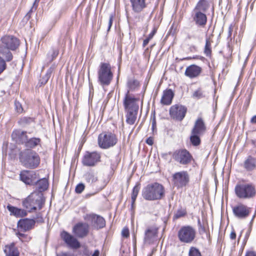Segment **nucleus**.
Masks as SVG:
<instances>
[{
	"label": "nucleus",
	"mask_w": 256,
	"mask_h": 256,
	"mask_svg": "<svg viewBox=\"0 0 256 256\" xmlns=\"http://www.w3.org/2000/svg\"><path fill=\"white\" fill-rule=\"evenodd\" d=\"M194 32L195 30H192L190 33H188L186 38L189 40L192 38H196V36Z\"/></svg>",
	"instance_id": "51"
},
{
	"label": "nucleus",
	"mask_w": 256,
	"mask_h": 256,
	"mask_svg": "<svg viewBox=\"0 0 256 256\" xmlns=\"http://www.w3.org/2000/svg\"><path fill=\"white\" fill-rule=\"evenodd\" d=\"M174 96V93L171 89L164 91L160 102L164 105H170Z\"/></svg>",
	"instance_id": "26"
},
{
	"label": "nucleus",
	"mask_w": 256,
	"mask_h": 256,
	"mask_svg": "<svg viewBox=\"0 0 256 256\" xmlns=\"http://www.w3.org/2000/svg\"><path fill=\"white\" fill-rule=\"evenodd\" d=\"M10 50L4 48L0 44V54H2L5 58L6 62H10L13 58V56L10 51Z\"/></svg>",
	"instance_id": "34"
},
{
	"label": "nucleus",
	"mask_w": 256,
	"mask_h": 256,
	"mask_svg": "<svg viewBox=\"0 0 256 256\" xmlns=\"http://www.w3.org/2000/svg\"><path fill=\"white\" fill-rule=\"evenodd\" d=\"M100 154L96 152H86L84 154L82 162L83 166H94L100 161Z\"/></svg>",
	"instance_id": "13"
},
{
	"label": "nucleus",
	"mask_w": 256,
	"mask_h": 256,
	"mask_svg": "<svg viewBox=\"0 0 256 256\" xmlns=\"http://www.w3.org/2000/svg\"><path fill=\"white\" fill-rule=\"evenodd\" d=\"M250 122L253 124H256V115L252 118Z\"/></svg>",
	"instance_id": "64"
},
{
	"label": "nucleus",
	"mask_w": 256,
	"mask_h": 256,
	"mask_svg": "<svg viewBox=\"0 0 256 256\" xmlns=\"http://www.w3.org/2000/svg\"><path fill=\"white\" fill-rule=\"evenodd\" d=\"M172 157L176 162L183 166L190 164L194 160L192 154L185 148L175 150L172 154Z\"/></svg>",
	"instance_id": "9"
},
{
	"label": "nucleus",
	"mask_w": 256,
	"mask_h": 256,
	"mask_svg": "<svg viewBox=\"0 0 256 256\" xmlns=\"http://www.w3.org/2000/svg\"><path fill=\"white\" fill-rule=\"evenodd\" d=\"M158 30V27L154 26L151 32L148 35V38L150 40H152L154 34H156Z\"/></svg>",
	"instance_id": "52"
},
{
	"label": "nucleus",
	"mask_w": 256,
	"mask_h": 256,
	"mask_svg": "<svg viewBox=\"0 0 256 256\" xmlns=\"http://www.w3.org/2000/svg\"><path fill=\"white\" fill-rule=\"evenodd\" d=\"M126 86L128 90L130 93V92L134 91L137 88L140 86L139 82L134 78H128L126 82Z\"/></svg>",
	"instance_id": "31"
},
{
	"label": "nucleus",
	"mask_w": 256,
	"mask_h": 256,
	"mask_svg": "<svg viewBox=\"0 0 256 256\" xmlns=\"http://www.w3.org/2000/svg\"><path fill=\"white\" fill-rule=\"evenodd\" d=\"M158 228L154 226L148 227L145 231L144 240L145 242L152 243L157 236Z\"/></svg>",
	"instance_id": "23"
},
{
	"label": "nucleus",
	"mask_w": 256,
	"mask_h": 256,
	"mask_svg": "<svg viewBox=\"0 0 256 256\" xmlns=\"http://www.w3.org/2000/svg\"><path fill=\"white\" fill-rule=\"evenodd\" d=\"M210 7V4L208 0H199L193 10L206 13Z\"/></svg>",
	"instance_id": "28"
},
{
	"label": "nucleus",
	"mask_w": 256,
	"mask_h": 256,
	"mask_svg": "<svg viewBox=\"0 0 256 256\" xmlns=\"http://www.w3.org/2000/svg\"><path fill=\"white\" fill-rule=\"evenodd\" d=\"M19 158L23 166L28 168H36L40 163V158L38 154L30 149L22 151L19 154Z\"/></svg>",
	"instance_id": "3"
},
{
	"label": "nucleus",
	"mask_w": 256,
	"mask_h": 256,
	"mask_svg": "<svg viewBox=\"0 0 256 256\" xmlns=\"http://www.w3.org/2000/svg\"><path fill=\"white\" fill-rule=\"evenodd\" d=\"M234 216L240 220L247 219L252 211V208L244 204H238L232 208Z\"/></svg>",
	"instance_id": "10"
},
{
	"label": "nucleus",
	"mask_w": 256,
	"mask_h": 256,
	"mask_svg": "<svg viewBox=\"0 0 256 256\" xmlns=\"http://www.w3.org/2000/svg\"><path fill=\"white\" fill-rule=\"evenodd\" d=\"M98 141L100 148L108 149L116 144L118 138L116 134L111 132H103L98 135Z\"/></svg>",
	"instance_id": "7"
},
{
	"label": "nucleus",
	"mask_w": 256,
	"mask_h": 256,
	"mask_svg": "<svg viewBox=\"0 0 256 256\" xmlns=\"http://www.w3.org/2000/svg\"><path fill=\"white\" fill-rule=\"evenodd\" d=\"M113 18H114V16L112 14H111L110 16V18H109V20H108V31H110L111 27H112V22H113Z\"/></svg>",
	"instance_id": "55"
},
{
	"label": "nucleus",
	"mask_w": 256,
	"mask_h": 256,
	"mask_svg": "<svg viewBox=\"0 0 256 256\" xmlns=\"http://www.w3.org/2000/svg\"><path fill=\"white\" fill-rule=\"evenodd\" d=\"M140 98L134 94L126 92L122 99V106L125 112L126 122L129 125L135 124L139 110Z\"/></svg>",
	"instance_id": "1"
},
{
	"label": "nucleus",
	"mask_w": 256,
	"mask_h": 256,
	"mask_svg": "<svg viewBox=\"0 0 256 256\" xmlns=\"http://www.w3.org/2000/svg\"><path fill=\"white\" fill-rule=\"evenodd\" d=\"M2 44L4 48L10 50H16L20 44L19 40L15 36H5L1 38Z\"/></svg>",
	"instance_id": "16"
},
{
	"label": "nucleus",
	"mask_w": 256,
	"mask_h": 256,
	"mask_svg": "<svg viewBox=\"0 0 256 256\" xmlns=\"http://www.w3.org/2000/svg\"><path fill=\"white\" fill-rule=\"evenodd\" d=\"M86 180L90 184H92L98 180V178L93 172H88L84 174Z\"/></svg>",
	"instance_id": "41"
},
{
	"label": "nucleus",
	"mask_w": 256,
	"mask_h": 256,
	"mask_svg": "<svg viewBox=\"0 0 256 256\" xmlns=\"http://www.w3.org/2000/svg\"><path fill=\"white\" fill-rule=\"evenodd\" d=\"M152 130L154 131V129L156 128V120L154 117L152 120Z\"/></svg>",
	"instance_id": "62"
},
{
	"label": "nucleus",
	"mask_w": 256,
	"mask_h": 256,
	"mask_svg": "<svg viewBox=\"0 0 256 256\" xmlns=\"http://www.w3.org/2000/svg\"><path fill=\"white\" fill-rule=\"evenodd\" d=\"M206 131V126L202 118H198L195 122L191 132L202 135Z\"/></svg>",
	"instance_id": "25"
},
{
	"label": "nucleus",
	"mask_w": 256,
	"mask_h": 256,
	"mask_svg": "<svg viewBox=\"0 0 256 256\" xmlns=\"http://www.w3.org/2000/svg\"><path fill=\"white\" fill-rule=\"evenodd\" d=\"M245 256H256V252L254 250H248L246 252Z\"/></svg>",
	"instance_id": "56"
},
{
	"label": "nucleus",
	"mask_w": 256,
	"mask_h": 256,
	"mask_svg": "<svg viewBox=\"0 0 256 256\" xmlns=\"http://www.w3.org/2000/svg\"><path fill=\"white\" fill-rule=\"evenodd\" d=\"M212 41L210 38H206L204 48V53L206 56L210 58L212 56V50L211 48Z\"/></svg>",
	"instance_id": "36"
},
{
	"label": "nucleus",
	"mask_w": 256,
	"mask_h": 256,
	"mask_svg": "<svg viewBox=\"0 0 256 256\" xmlns=\"http://www.w3.org/2000/svg\"><path fill=\"white\" fill-rule=\"evenodd\" d=\"M172 180L176 187L181 188L188 185L190 176L187 171L176 172L172 176Z\"/></svg>",
	"instance_id": "11"
},
{
	"label": "nucleus",
	"mask_w": 256,
	"mask_h": 256,
	"mask_svg": "<svg viewBox=\"0 0 256 256\" xmlns=\"http://www.w3.org/2000/svg\"><path fill=\"white\" fill-rule=\"evenodd\" d=\"M56 66L55 64H52L48 70L46 74H48V76L50 77L51 74L54 71V69L56 68Z\"/></svg>",
	"instance_id": "53"
},
{
	"label": "nucleus",
	"mask_w": 256,
	"mask_h": 256,
	"mask_svg": "<svg viewBox=\"0 0 256 256\" xmlns=\"http://www.w3.org/2000/svg\"><path fill=\"white\" fill-rule=\"evenodd\" d=\"M196 232L194 228L190 226H182L178 232V237L181 242L190 244L194 240Z\"/></svg>",
	"instance_id": "8"
},
{
	"label": "nucleus",
	"mask_w": 256,
	"mask_h": 256,
	"mask_svg": "<svg viewBox=\"0 0 256 256\" xmlns=\"http://www.w3.org/2000/svg\"><path fill=\"white\" fill-rule=\"evenodd\" d=\"M84 219L86 220L90 221L92 226L97 230L104 228L106 226V220L104 218L96 214H86Z\"/></svg>",
	"instance_id": "15"
},
{
	"label": "nucleus",
	"mask_w": 256,
	"mask_h": 256,
	"mask_svg": "<svg viewBox=\"0 0 256 256\" xmlns=\"http://www.w3.org/2000/svg\"><path fill=\"white\" fill-rule=\"evenodd\" d=\"M140 189V184H137L133 188L132 193V208L134 206V204Z\"/></svg>",
	"instance_id": "38"
},
{
	"label": "nucleus",
	"mask_w": 256,
	"mask_h": 256,
	"mask_svg": "<svg viewBox=\"0 0 256 256\" xmlns=\"http://www.w3.org/2000/svg\"><path fill=\"white\" fill-rule=\"evenodd\" d=\"M187 108L182 105L176 104L170 108V115L171 118L178 121L183 120L186 116Z\"/></svg>",
	"instance_id": "12"
},
{
	"label": "nucleus",
	"mask_w": 256,
	"mask_h": 256,
	"mask_svg": "<svg viewBox=\"0 0 256 256\" xmlns=\"http://www.w3.org/2000/svg\"><path fill=\"white\" fill-rule=\"evenodd\" d=\"M60 236L65 243L71 248L77 249L80 247V242L76 238L71 235L68 232L63 231L61 233Z\"/></svg>",
	"instance_id": "19"
},
{
	"label": "nucleus",
	"mask_w": 256,
	"mask_h": 256,
	"mask_svg": "<svg viewBox=\"0 0 256 256\" xmlns=\"http://www.w3.org/2000/svg\"><path fill=\"white\" fill-rule=\"evenodd\" d=\"M244 166L248 171L252 170L256 166V160L252 156H248L244 162Z\"/></svg>",
	"instance_id": "30"
},
{
	"label": "nucleus",
	"mask_w": 256,
	"mask_h": 256,
	"mask_svg": "<svg viewBox=\"0 0 256 256\" xmlns=\"http://www.w3.org/2000/svg\"><path fill=\"white\" fill-rule=\"evenodd\" d=\"M192 96L197 100L202 98L206 97V92L202 88H198L194 92Z\"/></svg>",
	"instance_id": "39"
},
{
	"label": "nucleus",
	"mask_w": 256,
	"mask_h": 256,
	"mask_svg": "<svg viewBox=\"0 0 256 256\" xmlns=\"http://www.w3.org/2000/svg\"><path fill=\"white\" fill-rule=\"evenodd\" d=\"M150 40L148 38V37L145 40H144L142 44L143 48H144L148 44Z\"/></svg>",
	"instance_id": "63"
},
{
	"label": "nucleus",
	"mask_w": 256,
	"mask_h": 256,
	"mask_svg": "<svg viewBox=\"0 0 256 256\" xmlns=\"http://www.w3.org/2000/svg\"><path fill=\"white\" fill-rule=\"evenodd\" d=\"M188 50L192 52H196L198 51V48L194 45H191L189 47Z\"/></svg>",
	"instance_id": "58"
},
{
	"label": "nucleus",
	"mask_w": 256,
	"mask_h": 256,
	"mask_svg": "<svg viewBox=\"0 0 256 256\" xmlns=\"http://www.w3.org/2000/svg\"><path fill=\"white\" fill-rule=\"evenodd\" d=\"M188 256H202L199 250L194 246L190 248L188 252Z\"/></svg>",
	"instance_id": "43"
},
{
	"label": "nucleus",
	"mask_w": 256,
	"mask_h": 256,
	"mask_svg": "<svg viewBox=\"0 0 256 256\" xmlns=\"http://www.w3.org/2000/svg\"><path fill=\"white\" fill-rule=\"evenodd\" d=\"M130 6L133 12L140 14L148 6L146 0H130Z\"/></svg>",
	"instance_id": "21"
},
{
	"label": "nucleus",
	"mask_w": 256,
	"mask_h": 256,
	"mask_svg": "<svg viewBox=\"0 0 256 256\" xmlns=\"http://www.w3.org/2000/svg\"><path fill=\"white\" fill-rule=\"evenodd\" d=\"M34 122V118L31 117L24 116L18 120V124L22 126H26L30 125Z\"/></svg>",
	"instance_id": "40"
},
{
	"label": "nucleus",
	"mask_w": 256,
	"mask_h": 256,
	"mask_svg": "<svg viewBox=\"0 0 256 256\" xmlns=\"http://www.w3.org/2000/svg\"><path fill=\"white\" fill-rule=\"evenodd\" d=\"M7 209L10 212V215H13L16 218L24 217L27 215L26 210L12 206L10 204L7 206Z\"/></svg>",
	"instance_id": "29"
},
{
	"label": "nucleus",
	"mask_w": 256,
	"mask_h": 256,
	"mask_svg": "<svg viewBox=\"0 0 256 256\" xmlns=\"http://www.w3.org/2000/svg\"><path fill=\"white\" fill-rule=\"evenodd\" d=\"M82 254L84 256H90L92 254V252L86 246H82Z\"/></svg>",
	"instance_id": "49"
},
{
	"label": "nucleus",
	"mask_w": 256,
	"mask_h": 256,
	"mask_svg": "<svg viewBox=\"0 0 256 256\" xmlns=\"http://www.w3.org/2000/svg\"><path fill=\"white\" fill-rule=\"evenodd\" d=\"M122 236L124 238H127L130 236L129 230L128 228H124L122 232Z\"/></svg>",
	"instance_id": "50"
},
{
	"label": "nucleus",
	"mask_w": 256,
	"mask_h": 256,
	"mask_svg": "<svg viewBox=\"0 0 256 256\" xmlns=\"http://www.w3.org/2000/svg\"><path fill=\"white\" fill-rule=\"evenodd\" d=\"M38 174L34 171L22 170L20 174V180L26 184L32 185L36 183Z\"/></svg>",
	"instance_id": "17"
},
{
	"label": "nucleus",
	"mask_w": 256,
	"mask_h": 256,
	"mask_svg": "<svg viewBox=\"0 0 256 256\" xmlns=\"http://www.w3.org/2000/svg\"><path fill=\"white\" fill-rule=\"evenodd\" d=\"M44 201L42 198V194L38 192H32L22 202V206L28 212H32L36 210H40Z\"/></svg>",
	"instance_id": "4"
},
{
	"label": "nucleus",
	"mask_w": 256,
	"mask_h": 256,
	"mask_svg": "<svg viewBox=\"0 0 256 256\" xmlns=\"http://www.w3.org/2000/svg\"><path fill=\"white\" fill-rule=\"evenodd\" d=\"M4 252L6 256H19L20 252L15 244L12 242L5 246Z\"/></svg>",
	"instance_id": "27"
},
{
	"label": "nucleus",
	"mask_w": 256,
	"mask_h": 256,
	"mask_svg": "<svg viewBox=\"0 0 256 256\" xmlns=\"http://www.w3.org/2000/svg\"><path fill=\"white\" fill-rule=\"evenodd\" d=\"M6 68V61L0 56V74H1Z\"/></svg>",
	"instance_id": "45"
},
{
	"label": "nucleus",
	"mask_w": 256,
	"mask_h": 256,
	"mask_svg": "<svg viewBox=\"0 0 256 256\" xmlns=\"http://www.w3.org/2000/svg\"><path fill=\"white\" fill-rule=\"evenodd\" d=\"M146 143L150 145V146H152L154 144V140H153V138L152 137H149L146 140Z\"/></svg>",
	"instance_id": "59"
},
{
	"label": "nucleus",
	"mask_w": 256,
	"mask_h": 256,
	"mask_svg": "<svg viewBox=\"0 0 256 256\" xmlns=\"http://www.w3.org/2000/svg\"><path fill=\"white\" fill-rule=\"evenodd\" d=\"M236 194L240 199L248 200L256 196V186L252 182L238 184L234 188Z\"/></svg>",
	"instance_id": "5"
},
{
	"label": "nucleus",
	"mask_w": 256,
	"mask_h": 256,
	"mask_svg": "<svg viewBox=\"0 0 256 256\" xmlns=\"http://www.w3.org/2000/svg\"><path fill=\"white\" fill-rule=\"evenodd\" d=\"M16 236L22 242H28L32 239V238L28 235L22 233L20 232H16Z\"/></svg>",
	"instance_id": "42"
},
{
	"label": "nucleus",
	"mask_w": 256,
	"mask_h": 256,
	"mask_svg": "<svg viewBox=\"0 0 256 256\" xmlns=\"http://www.w3.org/2000/svg\"><path fill=\"white\" fill-rule=\"evenodd\" d=\"M35 184H36L37 188L38 190V192L40 194H42V192L46 190L48 186V180L46 178H41L39 180H36Z\"/></svg>",
	"instance_id": "32"
},
{
	"label": "nucleus",
	"mask_w": 256,
	"mask_h": 256,
	"mask_svg": "<svg viewBox=\"0 0 256 256\" xmlns=\"http://www.w3.org/2000/svg\"><path fill=\"white\" fill-rule=\"evenodd\" d=\"M201 135L197 134H194L191 132L190 138V142L194 146H198L201 144L200 136Z\"/></svg>",
	"instance_id": "35"
},
{
	"label": "nucleus",
	"mask_w": 256,
	"mask_h": 256,
	"mask_svg": "<svg viewBox=\"0 0 256 256\" xmlns=\"http://www.w3.org/2000/svg\"><path fill=\"white\" fill-rule=\"evenodd\" d=\"M34 220L36 222L43 223L44 220L42 218V214L40 212L37 213L36 215Z\"/></svg>",
	"instance_id": "48"
},
{
	"label": "nucleus",
	"mask_w": 256,
	"mask_h": 256,
	"mask_svg": "<svg viewBox=\"0 0 256 256\" xmlns=\"http://www.w3.org/2000/svg\"><path fill=\"white\" fill-rule=\"evenodd\" d=\"M50 78V76L48 74H46V75L42 78L41 80V84H45Z\"/></svg>",
	"instance_id": "54"
},
{
	"label": "nucleus",
	"mask_w": 256,
	"mask_h": 256,
	"mask_svg": "<svg viewBox=\"0 0 256 256\" xmlns=\"http://www.w3.org/2000/svg\"><path fill=\"white\" fill-rule=\"evenodd\" d=\"M202 72L201 67L192 64L186 68L184 74L190 78H193L198 76Z\"/></svg>",
	"instance_id": "24"
},
{
	"label": "nucleus",
	"mask_w": 256,
	"mask_h": 256,
	"mask_svg": "<svg viewBox=\"0 0 256 256\" xmlns=\"http://www.w3.org/2000/svg\"><path fill=\"white\" fill-rule=\"evenodd\" d=\"M113 78V73L109 63L101 62L98 71V80L102 86L110 84Z\"/></svg>",
	"instance_id": "6"
},
{
	"label": "nucleus",
	"mask_w": 256,
	"mask_h": 256,
	"mask_svg": "<svg viewBox=\"0 0 256 256\" xmlns=\"http://www.w3.org/2000/svg\"><path fill=\"white\" fill-rule=\"evenodd\" d=\"M15 110L18 113H22L23 112V108L22 104L18 101L14 102Z\"/></svg>",
	"instance_id": "47"
},
{
	"label": "nucleus",
	"mask_w": 256,
	"mask_h": 256,
	"mask_svg": "<svg viewBox=\"0 0 256 256\" xmlns=\"http://www.w3.org/2000/svg\"><path fill=\"white\" fill-rule=\"evenodd\" d=\"M85 186L82 183L78 184L76 187L75 192L77 194H81L84 190Z\"/></svg>",
	"instance_id": "46"
},
{
	"label": "nucleus",
	"mask_w": 256,
	"mask_h": 256,
	"mask_svg": "<svg viewBox=\"0 0 256 256\" xmlns=\"http://www.w3.org/2000/svg\"><path fill=\"white\" fill-rule=\"evenodd\" d=\"M191 16L196 25L200 28L205 27L208 21L206 13L192 10Z\"/></svg>",
	"instance_id": "18"
},
{
	"label": "nucleus",
	"mask_w": 256,
	"mask_h": 256,
	"mask_svg": "<svg viewBox=\"0 0 256 256\" xmlns=\"http://www.w3.org/2000/svg\"><path fill=\"white\" fill-rule=\"evenodd\" d=\"M142 196L148 200H161L164 196V188L158 182L148 184L143 188Z\"/></svg>",
	"instance_id": "2"
},
{
	"label": "nucleus",
	"mask_w": 256,
	"mask_h": 256,
	"mask_svg": "<svg viewBox=\"0 0 256 256\" xmlns=\"http://www.w3.org/2000/svg\"><path fill=\"white\" fill-rule=\"evenodd\" d=\"M56 256H76L74 254H70L66 252H62L56 254Z\"/></svg>",
	"instance_id": "57"
},
{
	"label": "nucleus",
	"mask_w": 256,
	"mask_h": 256,
	"mask_svg": "<svg viewBox=\"0 0 256 256\" xmlns=\"http://www.w3.org/2000/svg\"><path fill=\"white\" fill-rule=\"evenodd\" d=\"M90 231V226L83 222L76 223L72 228V232L74 236L80 238L87 236Z\"/></svg>",
	"instance_id": "14"
},
{
	"label": "nucleus",
	"mask_w": 256,
	"mask_h": 256,
	"mask_svg": "<svg viewBox=\"0 0 256 256\" xmlns=\"http://www.w3.org/2000/svg\"><path fill=\"white\" fill-rule=\"evenodd\" d=\"M236 238V233L234 230H232L230 234V238L231 240H235Z\"/></svg>",
	"instance_id": "61"
},
{
	"label": "nucleus",
	"mask_w": 256,
	"mask_h": 256,
	"mask_svg": "<svg viewBox=\"0 0 256 256\" xmlns=\"http://www.w3.org/2000/svg\"><path fill=\"white\" fill-rule=\"evenodd\" d=\"M59 50L57 48H52V51L50 52L46 56V61L48 63L51 62L58 56Z\"/></svg>",
	"instance_id": "37"
},
{
	"label": "nucleus",
	"mask_w": 256,
	"mask_h": 256,
	"mask_svg": "<svg viewBox=\"0 0 256 256\" xmlns=\"http://www.w3.org/2000/svg\"><path fill=\"white\" fill-rule=\"evenodd\" d=\"M198 230L200 234L206 233V229L204 226L198 227Z\"/></svg>",
	"instance_id": "60"
},
{
	"label": "nucleus",
	"mask_w": 256,
	"mask_h": 256,
	"mask_svg": "<svg viewBox=\"0 0 256 256\" xmlns=\"http://www.w3.org/2000/svg\"><path fill=\"white\" fill-rule=\"evenodd\" d=\"M35 224L34 219L24 218L18 221L17 226L23 232H26L34 228Z\"/></svg>",
	"instance_id": "20"
},
{
	"label": "nucleus",
	"mask_w": 256,
	"mask_h": 256,
	"mask_svg": "<svg viewBox=\"0 0 256 256\" xmlns=\"http://www.w3.org/2000/svg\"><path fill=\"white\" fill-rule=\"evenodd\" d=\"M186 214V209L180 208L174 214V219H178L180 218L185 216Z\"/></svg>",
	"instance_id": "44"
},
{
	"label": "nucleus",
	"mask_w": 256,
	"mask_h": 256,
	"mask_svg": "<svg viewBox=\"0 0 256 256\" xmlns=\"http://www.w3.org/2000/svg\"><path fill=\"white\" fill-rule=\"evenodd\" d=\"M41 139L38 138H28L26 142L25 146L30 150L35 148L36 146L40 145Z\"/></svg>",
	"instance_id": "33"
},
{
	"label": "nucleus",
	"mask_w": 256,
	"mask_h": 256,
	"mask_svg": "<svg viewBox=\"0 0 256 256\" xmlns=\"http://www.w3.org/2000/svg\"><path fill=\"white\" fill-rule=\"evenodd\" d=\"M26 131H22L20 130H14L12 134V138L18 144H26L28 136Z\"/></svg>",
	"instance_id": "22"
}]
</instances>
